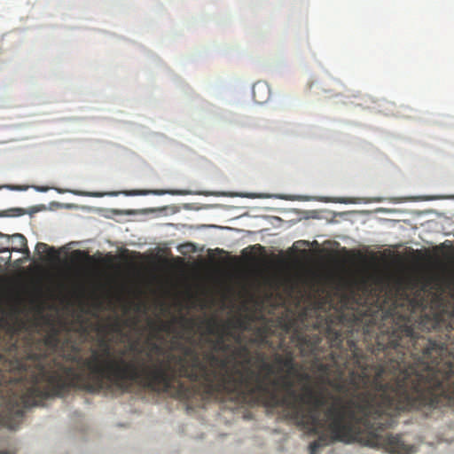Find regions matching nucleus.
<instances>
[{
    "instance_id": "f257e3e1",
    "label": "nucleus",
    "mask_w": 454,
    "mask_h": 454,
    "mask_svg": "<svg viewBox=\"0 0 454 454\" xmlns=\"http://www.w3.org/2000/svg\"><path fill=\"white\" fill-rule=\"evenodd\" d=\"M425 301L388 289L375 303H334L318 297L283 326L289 344L311 357L301 370L292 347L271 361L250 352L231 323L204 321L198 351L191 335L171 350L147 338L114 351L105 339L82 356L85 335L53 330L43 338L6 332L0 349V425L14 430L27 408L71 389L129 393L134 387L182 401H230L280 409L305 433L317 436L382 434L403 412L427 416L454 407V310L425 313Z\"/></svg>"
},
{
    "instance_id": "f03ea898",
    "label": "nucleus",
    "mask_w": 454,
    "mask_h": 454,
    "mask_svg": "<svg viewBox=\"0 0 454 454\" xmlns=\"http://www.w3.org/2000/svg\"><path fill=\"white\" fill-rule=\"evenodd\" d=\"M0 238H4L6 239V241L12 240L13 242L14 247L12 248H9L7 247H4L0 245V254L4 252H16L24 254L26 255L28 254V248L27 247V240L25 239V237L21 233H15V234H5L0 232Z\"/></svg>"
},
{
    "instance_id": "7ed1b4c3",
    "label": "nucleus",
    "mask_w": 454,
    "mask_h": 454,
    "mask_svg": "<svg viewBox=\"0 0 454 454\" xmlns=\"http://www.w3.org/2000/svg\"><path fill=\"white\" fill-rule=\"evenodd\" d=\"M270 328L268 325H263L255 328V331H254V336H252V339H250V342L262 345V346H268L270 348H274V346H272V343L270 342Z\"/></svg>"
},
{
    "instance_id": "20e7f679",
    "label": "nucleus",
    "mask_w": 454,
    "mask_h": 454,
    "mask_svg": "<svg viewBox=\"0 0 454 454\" xmlns=\"http://www.w3.org/2000/svg\"><path fill=\"white\" fill-rule=\"evenodd\" d=\"M252 95L255 102L262 104L268 99V87L262 82H257L252 87Z\"/></svg>"
},
{
    "instance_id": "39448f33",
    "label": "nucleus",
    "mask_w": 454,
    "mask_h": 454,
    "mask_svg": "<svg viewBox=\"0 0 454 454\" xmlns=\"http://www.w3.org/2000/svg\"><path fill=\"white\" fill-rule=\"evenodd\" d=\"M35 252L39 254H46L51 260H55L58 258V251H56L54 247H50L45 243H37V245H35Z\"/></svg>"
},
{
    "instance_id": "423d86ee",
    "label": "nucleus",
    "mask_w": 454,
    "mask_h": 454,
    "mask_svg": "<svg viewBox=\"0 0 454 454\" xmlns=\"http://www.w3.org/2000/svg\"><path fill=\"white\" fill-rule=\"evenodd\" d=\"M73 258L80 261V262H91L93 261V258L90 256L87 252L85 251H80V250H74L73 251Z\"/></svg>"
},
{
    "instance_id": "0eeeda50",
    "label": "nucleus",
    "mask_w": 454,
    "mask_h": 454,
    "mask_svg": "<svg viewBox=\"0 0 454 454\" xmlns=\"http://www.w3.org/2000/svg\"><path fill=\"white\" fill-rule=\"evenodd\" d=\"M159 331L160 332H169V325H168L167 323H161V325H160V326H159Z\"/></svg>"
},
{
    "instance_id": "6e6552de",
    "label": "nucleus",
    "mask_w": 454,
    "mask_h": 454,
    "mask_svg": "<svg viewBox=\"0 0 454 454\" xmlns=\"http://www.w3.org/2000/svg\"><path fill=\"white\" fill-rule=\"evenodd\" d=\"M184 322H186V328L189 329V331H192V328H193V321L189 319Z\"/></svg>"
},
{
    "instance_id": "1a4fd4ad",
    "label": "nucleus",
    "mask_w": 454,
    "mask_h": 454,
    "mask_svg": "<svg viewBox=\"0 0 454 454\" xmlns=\"http://www.w3.org/2000/svg\"><path fill=\"white\" fill-rule=\"evenodd\" d=\"M112 331L115 333L119 332V325L117 323H114V325H112Z\"/></svg>"
},
{
    "instance_id": "9d476101",
    "label": "nucleus",
    "mask_w": 454,
    "mask_h": 454,
    "mask_svg": "<svg viewBox=\"0 0 454 454\" xmlns=\"http://www.w3.org/2000/svg\"><path fill=\"white\" fill-rule=\"evenodd\" d=\"M0 454H11V453L7 452V451H0Z\"/></svg>"
}]
</instances>
